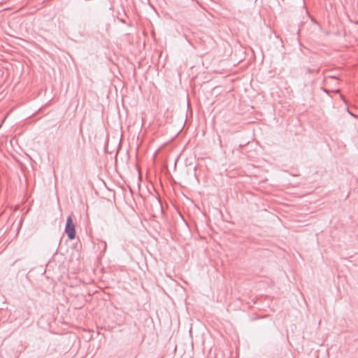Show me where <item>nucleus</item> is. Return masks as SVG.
<instances>
[{
  "mask_svg": "<svg viewBox=\"0 0 358 358\" xmlns=\"http://www.w3.org/2000/svg\"><path fill=\"white\" fill-rule=\"evenodd\" d=\"M65 232L67 234L69 239L73 240L76 237V229L75 224L71 216H69L66 219Z\"/></svg>",
  "mask_w": 358,
  "mask_h": 358,
  "instance_id": "obj_1",
  "label": "nucleus"
},
{
  "mask_svg": "<svg viewBox=\"0 0 358 358\" xmlns=\"http://www.w3.org/2000/svg\"><path fill=\"white\" fill-rule=\"evenodd\" d=\"M101 244L103 245L102 248H103V251H105L106 250V243L105 241H103L101 243Z\"/></svg>",
  "mask_w": 358,
  "mask_h": 358,
  "instance_id": "obj_2",
  "label": "nucleus"
},
{
  "mask_svg": "<svg viewBox=\"0 0 358 358\" xmlns=\"http://www.w3.org/2000/svg\"><path fill=\"white\" fill-rule=\"evenodd\" d=\"M306 72H307L308 73H313V72H314V71H313V70H312V69H310V68H306Z\"/></svg>",
  "mask_w": 358,
  "mask_h": 358,
  "instance_id": "obj_3",
  "label": "nucleus"
}]
</instances>
